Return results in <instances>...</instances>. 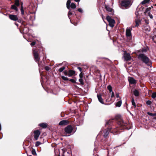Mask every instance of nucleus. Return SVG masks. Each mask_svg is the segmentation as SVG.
Returning <instances> with one entry per match:
<instances>
[{
    "mask_svg": "<svg viewBox=\"0 0 156 156\" xmlns=\"http://www.w3.org/2000/svg\"><path fill=\"white\" fill-rule=\"evenodd\" d=\"M112 133H113V132L112 131Z\"/></svg>",
    "mask_w": 156,
    "mask_h": 156,
    "instance_id": "nucleus-56",
    "label": "nucleus"
},
{
    "mask_svg": "<svg viewBox=\"0 0 156 156\" xmlns=\"http://www.w3.org/2000/svg\"><path fill=\"white\" fill-rule=\"evenodd\" d=\"M35 42H33L31 43V46H34L35 45Z\"/></svg>",
    "mask_w": 156,
    "mask_h": 156,
    "instance_id": "nucleus-45",
    "label": "nucleus"
},
{
    "mask_svg": "<svg viewBox=\"0 0 156 156\" xmlns=\"http://www.w3.org/2000/svg\"><path fill=\"white\" fill-rule=\"evenodd\" d=\"M77 68L80 72H81L82 69L81 67H77Z\"/></svg>",
    "mask_w": 156,
    "mask_h": 156,
    "instance_id": "nucleus-47",
    "label": "nucleus"
},
{
    "mask_svg": "<svg viewBox=\"0 0 156 156\" xmlns=\"http://www.w3.org/2000/svg\"><path fill=\"white\" fill-rule=\"evenodd\" d=\"M61 78L62 79L64 80H69V79L67 77H65L63 76H61Z\"/></svg>",
    "mask_w": 156,
    "mask_h": 156,
    "instance_id": "nucleus-30",
    "label": "nucleus"
},
{
    "mask_svg": "<svg viewBox=\"0 0 156 156\" xmlns=\"http://www.w3.org/2000/svg\"><path fill=\"white\" fill-rule=\"evenodd\" d=\"M72 12L69 11L68 13V16L69 19H70V17H69V15H72Z\"/></svg>",
    "mask_w": 156,
    "mask_h": 156,
    "instance_id": "nucleus-42",
    "label": "nucleus"
},
{
    "mask_svg": "<svg viewBox=\"0 0 156 156\" xmlns=\"http://www.w3.org/2000/svg\"><path fill=\"white\" fill-rule=\"evenodd\" d=\"M106 19L109 22V26L111 27H113L114 26L115 23V20L111 18L109 16H107L106 17Z\"/></svg>",
    "mask_w": 156,
    "mask_h": 156,
    "instance_id": "nucleus-4",
    "label": "nucleus"
},
{
    "mask_svg": "<svg viewBox=\"0 0 156 156\" xmlns=\"http://www.w3.org/2000/svg\"><path fill=\"white\" fill-rule=\"evenodd\" d=\"M74 25H77V23H76V25H75V24Z\"/></svg>",
    "mask_w": 156,
    "mask_h": 156,
    "instance_id": "nucleus-55",
    "label": "nucleus"
},
{
    "mask_svg": "<svg viewBox=\"0 0 156 156\" xmlns=\"http://www.w3.org/2000/svg\"><path fill=\"white\" fill-rule=\"evenodd\" d=\"M71 3V0H68L66 3V7L67 8L69 9H70V5Z\"/></svg>",
    "mask_w": 156,
    "mask_h": 156,
    "instance_id": "nucleus-19",
    "label": "nucleus"
},
{
    "mask_svg": "<svg viewBox=\"0 0 156 156\" xmlns=\"http://www.w3.org/2000/svg\"><path fill=\"white\" fill-rule=\"evenodd\" d=\"M151 97L153 98H155L156 97V92L153 93L152 94Z\"/></svg>",
    "mask_w": 156,
    "mask_h": 156,
    "instance_id": "nucleus-32",
    "label": "nucleus"
},
{
    "mask_svg": "<svg viewBox=\"0 0 156 156\" xmlns=\"http://www.w3.org/2000/svg\"><path fill=\"white\" fill-rule=\"evenodd\" d=\"M122 101L121 100L118 101L117 102L116 104V106L118 107H120L122 104Z\"/></svg>",
    "mask_w": 156,
    "mask_h": 156,
    "instance_id": "nucleus-22",
    "label": "nucleus"
},
{
    "mask_svg": "<svg viewBox=\"0 0 156 156\" xmlns=\"http://www.w3.org/2000/svg\"><path fill=\"white\" fill-rule=\"evenodd\" d=\"M153 40L154 42L156 43V36L153 37Z\"/></svg>",
    "mask_w": 156,
    "mask_h": 156,
    "instance_id": "nucleus-38",
    "label": "nucleus"
},
{
    "mask_svg": "<svg viewBox=\"0 0 156 156\" xmlns=\"http://www.w3.org/2000/svg\"><path fill=\"white\" fill-rule=\"evenodd\" d=\"M11 8L12 9L16 11L17 12L18 11V9L17 7L15 5H12L11 6Z\"/></svg>",
    "mask_w": 156,
    "mask_h": 156,
    "instance_id": "nucleus-20",
    "label": "nucleus"
},
{
    "mask_svg": "<svg viewBox=\"0 0 156 156\" xmlns=\"http://www.w3.org/2000/svg\"><path fill=\"white\" fill-rule=\"evenodd\" d=\"M69 81L73 83H75V80L73 79H71L69 80Z\"/></svg>",
    "mask_w": 156,
    "mask_h": 156,
    "instance_id": "nucleus-46",
    "label": "nucleus"
},
{
    "mask_svg": "<svg viewBox=\"0 0 156 156\" xmlns=\"http://www.w3.org/2000/svg\"><path fill=\"white\" fill-rule=\"evenodd\" d=\"M108 98L107 99V100H107V101H110L111 100H109V98H110V95H109V96L108 97Z\"/></svg>",
    "mask_w": 156,
    "mask_h": 156,
    "instance_id": "nucleus-50",
    "label": "nucleus"
},
{
    "mask_svg": "<svg viewBox=\"0 0 156 156\" xmlns=\"http://www.w3.org/2000/svg\"><path fill=\"white\" fill-rule=\"evenodd\" d=\"M111 122V121H109L108 122L106 123V125H108V124H109L110 125V124H111V123H110V122Z\"/></svg>",
    "mask_w": 156,
    "mask_h": 156,
    "instance_id": "nucleus-49",
    "label": "nucleus"
},
{
    "mask_svg": "<svg viewBox=\"0 0 156 156\" xmlns=\"http://www.w3.org/2000/svg\"><path fill=\"white\" fill-rule=\"evenodd\" d=\"M105 8L106 10L108 12H112V9L110 8L108 5H106Z\"/></svg>",
    "mask_w": 156,
    "mask_h": 156,
    "instance_id": "nucleus-17",
    "label": "nucleus"
},
{
    "mask_svg": "<svg viewBox=\"0 0 156 156\" xmlns=\"http://www.w3.org/2000/svg\"><path fill=\"white\" fill-rule=\"evenodd\" d=\"M138 58L139 60L147 65V66H151V61L149 58L144 54H140L138 56Z\"/></svg>",
    "mask_w": 156,
    "mask_h": 156,
    "instance_id": "nucleus-1",
    "label": "nucleus"
},
{
    "mask_svg": "<svg viewBox=\"0 0 156 156\" xmlns=\"http://www.w3.org/2000/svg\"><path fill=\"white\" fill-rule=\"evenodd\" d=\"M80 0H74V1L76 2H79L80 1Z\"/></svg>",
    "mask_w": 156,
    "mask_h": 156,
    "instance_id": "nucleus-51",
    "label": "nucleus"
},
{
    "mask_svg": "<svg viewBox=\"0 0 156 156\" xmlns=\"http://www.w3.org/2000/svg\"><path fill=\"white\" fill-rule=\"evenodd\" d=\"M120 124L121 126H124L125 124L124 123V122L123 120H121L120 122Z\"/></svg>",
    "mask_w": 156,
    "mask_h": 156,
    "instance_id": "nucleus-44",
    "label": "nucleus"
},
{
    "mask_svg": "<svg viewBox=\"0 0 156 156\" xmlns=\"http://www.w3.org/2000/svg\"><path fill=\"white\" fill-rule=\"evenodd\" d=\"M79 76L80 78H82L83 76V74L82 72H81V73H80L79 75Z\"/></svg>",
    "mask_w": 156,
    "mask_h": 156,
    "instance_id": "nucleus-41",
    "label": "nucleus"
},
{
    "mask_svg": "<svg viewBox=\"0 0 156 156\" xmlns=\"http://www.w3.org/2000/svg\"><path fill=\"white\" fill-rule=\"evenodd\" d=\"M9 18L11 20L14 21L18 20V19L16 15H9Z\"/></svg>",
    "mask_w": 156,
    "mask_h": 156,
    "instance_id": "nucleus-10",
    "label": "nucleus"
},
{
    "mask_svg": "<svg viewBox=\"0 0 156 156\" xmlns=\"http://www.w3.org/2000/svg\"><path fill=\"white\" fill-rule=\"evenodd\" d=\"M33 54L35 60L36 62H38L39 60L38 51L36 50H33Z\"/></svg>",
    "mask_w": 156,
    "mask_h": 156,
    "instance_id": "nucleus-6",
    "label": "nucleus"
},
{
    "mask_svg": "<svg viewBox=\"0 0 156 156\" xmlns=\"http://www.w3.org/2000/svg\"><path fill=\"white\" fill-rule=\"evenodd\" d=\"M65 69V67L64 66H63L61 68H60L59 70L58 71L60 72H62Z\"/></svg>",
    "mask_w": 156,
    "mask_h": 156,
    "instance_id": "nucleus-29",
    "label": "nucleus"
},
{
    "mask_svg": "<svg viewBox=\"0 0 156 156\" xmlns=\"http://www.w3.org/2000/svg\"><path fill=\"white\" fill-rule=\"evenodd\" d=\"M132 105H133L135 107H136V105L134 102V100L133 98L132 99Z\"/></svg>",
    "mask_w": 156,
    "mask_h": 156,
    "instance_id": "nucleus-31",
    "label": "nucleus"
},
{
    "mask_svg": "<svg viewBox=\"0 0 156 156\" xmlns=\"http://www.w3.org/2000/svg\"><path fill=\"white\" fill-rule=\"evenodd\" d=\"M14 5L16 6H19L20 5L19 1V0H15Z\"/></svg>",
    "mask_w": 156,
    "mask_h": 156,
    "instance_id": "nucleus-28",
    "label": "nucleus"
},
{
    "mask_svg": "<svg viewBox=\"0 0 156 156\" xmlns=\"http://www.w3.org/2000/svg\"><path fill=\"white\" fill-rule=\"evenodd\" d=\"M102 18H103V15H102Z\"/></svg>",
    "mask_w": 156,
    "mask_h": 156,
    "instance_id": "nucleus-53",
    "label": "nucleus"
},
{
    "mask_svg": "<svg viewBox=\"0 0 156 156\" xmlns=\"http://www.w3.org/2000/svg\"><path fill=\"white\" fill-rule=\"evenodd\" d=\"M116 97L117 98H121L119 96V93H117L116 94Z\"/></svg>",
    "mask_w": 156,
    "mask_h": 156,
    "instance_id": "nucleus-48",
    "label": "nucleus"
},
{
    "mask_svg": "<svg viewBox=\"0 0 156 156\" xmlns=\"http://www.w3.org/2000/svg\"><path fill=\"white\" fill-rule=\"evenodd\" d=\"M133 94L136 96H138L139 95V92L137 90H136L133 92Z\"/></svg>",
    "mask_w": 156,
    "mask_h": 156,
    "instance_id": "nucleus-21",
    "label": "nucleus"
},
{
    "mask_svg": "<svg viewBox=\"0 0 156 156\" xmlns=\"http://www.w3.org/2000/svg\"><path fill=\"white\" fill-rule=\"evenodd\" d=\"M77 10L78 12H80L81 13L83 12V11L82 9L80 8H79Z\"/></svg>",
    "mask_w": 156,
    "mask_h": 156,
    "instance_id": "nucleus-39",
    "label": "nucleus"
},
{
    "mask_svg": "<svg viewBox=\"0 0 156 156\" xmlns=\"http://www.w3.org/2000/svg\"><path fill=\"white\" fill-rule=\"evenodd\" d=\"M50 67H49L48 66H46L45 67V69L47 70V71H48L50 70Z\"/></svg>",
    "mask_w": 156,
    "mask_h": 156,
    "instance_id": "nucleus-40",
    "label": "nucleus"
},
{
    "mask_svg": "<svg viewBox=\"0 0 156 156\" xmlns=\"http://www.w3.org/2000/svg\"><path fill=\"white\" fill-rule=\"evenodd\" d=\"M111 92H112L111 98L114 97H115V94L112 91Z\"/></svg>",
    "mask_w": 156,
    "mask_h": 156,
    "instance_id": "nucleus-43",
    "label": "nucleus"
},
{
    "mask_svg": "<svg viewBox=\"0 0 156 156\" xmlns=\"http://www.w3.org/2000/svg\"><path fill=\"white\" fill-rule=\"evenodd\" d=\"M41 143L39 141H37L35 143V146L37 147L41 144Z\"/></svg>",
    "mask_w": 156,
    "mask_h": 156,
    "instance_id": "nucleus-34",
    "label": "nucleus"
},
{
    "mask_svg": "<svg viewBox=\"0 0 156 156\" xmlns=\"http://www.w3.org/2000/svg\"><path fill=\"white\" fill-rule=\"evenodd\" d=\"M73 130V128L72 126L70 125H68L64 129V131L66 133L68 134L71 133Z\"/></svg>",
    "mask_w": 156,
    "mask_h": 156,
    "instance_id": "nucleus-5",
    "label": "nucleus"
},
{
    "mask_svg": "<svg viewBox=\"0 0 156 156\" xmlns=\"http://www.w3.org/2000/svg\"><path fill=\"white\" fill-rule=\"evenodd\" d=\"M150 0H144L141 2V3L143 4H145L149 2Z\"/></svg>",
    "mask_w": 156,
    "mask_h": 156,
    "instance_id": "nucleus-24",
    "label": "nucleus"
},
{
    "mask_svg": "<svg viewBox=\"0 0 156 156\" xmlns=\"http://www.w3.org/2000/svg\"><path fill=\"white\" fill-rule=\"evenodd\" d=\"M147 114L148 115L151 116L152 117H154V116H156V112L154 113H151L150 112H147ZM154 119H156V117H154Z\"/></svg>",
    "mask_w": 156,
    "mask_h": 156,
    "instance_id": "nucleus-18",
    "label": "nucleus"
},
{
    "mask_svg": "<svg viewBox=\"0 0 156 156\" xmlns=\"http://www.w3.org/2000/svg\"><path fill=\"white\" fill-rule=\"evenodd\" d=\"M150 17L151 18H153V16L152 15L150 16Z\"/></svg>",
    "mask_w": 156,
    "mask_h": 156,
    "instance_id": "nucleus-52",
    "label": "nucleus"
},
{
    "mask_svg": "<svg viewBox=\"0 0 156 156\" xmlns=\"http://www.w3.org/2000/svg\"><path fill=\"white\" fill-rule=\"evenodd\" d=\"M144 30L147 31H149L150 30V28L149 26H146L144 27Z\"/></svg>",
    "mask_w": 156,
    "mask_h": 156,
    "instance_id": "nucleus-27",
    "label": "nucleus"
},
{
    "mask_svg": "<svg viewBox=\"0 0 156 156\" xmlns=\"http://www.w3.org/2000/svg\"><path fill=\"white\" fill-rule=\"evenodd\" d=\"M128 80L129 83L131 84H135L136 83V80L132 77L129 78Z\"/></svg>",
    "mask_w": 156,
    "mask_h": 156,
    "instance_id": "nucleus-12",
    "label": "nucleus"
},
{
    "mask_svg": "<svg viewBox=\"0 0 156 156\" xmlns=\"http://www.w3.org/2000/svg\"><path fill=\"white\" fill-rule=\"evenodd\" d=\"M111 131V129H108L105 130L104 131V134H103V136L104 137H106L109 133V132Z\"/></svg>",
    "mask_w": 156,
    "mask_h": 156,
    "instance_id": "nucleus-11",
    "label": "nucleus"
},
{
    "mask_svg": "<svg viewBox=\"0 0 156 156\" xmlns=\"http://www.w3.org/2000/svg\"><path fill=\"white\" fill-rule=\"evenodd\" d=\"M123 57L125 60L126 61H130L131 59L130 54L126 52L124 53L123 55Z\"/></svg>",
    "mask_w": 156,
    "mask_h": 156,
    "instance_id": "nucleus-7",
    "label": "nucleus"
},
{
    "mask_svg": "<svg viewBox=\"0 0 156 156\" xmlns=\"http://www.w3.org/2000/svg\"><path fill=\"white\" fill-rule=\"evenodd\" d=\"M75 73V71L73 70H69L68 71V76L69 77L71 76Z\"/></svg>",
    "mask_w": 156,
    "mask_h": 156,
    "instance_id": "nucleus-15",
    "label": "nucleus"
},
{
    "mask_svg": "<svg viewBox=\"0 0 156 156\" xmlns=\"http://www.w3.org/2000/svg\"><path fill=\"white\" fill-rule=\"evenodd\" d=\"M40 132L38 130H35L34 131V138L35 140H37L40 135Z\"/></svg>",
    "mask_w": 156,
    "mask_h": 156,
    "instance_id": "nucleus-9",
    "label": "nucleus"
},
{
    "mask_svg": "<svg viewBox=\"0 0 156 156\" xmlns=\"http://www.w3.org/2000/svg\"><path fill=\"white\" fill-rule=\"evenodd\" d=\"M63 73L65 75H67L68 76V72H67L66 71H64Z\"/></svg>",
    "mask_w": 156,
    "mask_h": 156,
    "instance_id": "nucleus-37",
    "label": "nucleus"
},
{
    "mask_svg": "<svg viewBox=\"0 0 156 156\" xmlns=\"http://www.w3.org/2000/svg\"><path fill=\"white\" fill-rule=\"evenodd\" d=\"M146 104L147 105H150L151 104V102L150 101L148 100L147 101Z\"/></svg>",
    "mask_w": 156,
    "mask_h": 156,
    "instance_id": "nucleus-35",
    "label": "nucleus"
},
{
    "mask_svg": "<svg viewBox=\"0 0 156 156\" xmlns=\"http://www.w3.org/2000/svg\"><path fill=\"white\" fill-rule=\"evenodd\" d=\"M97 97L99 101L102 104H104L103 99L101 97V95H97Z\"/></svg>",
    "mask_w": 156,
    "mask_h": 156,
    "instance_id": "nucleus-14",
    "label": "nucleus"
},
{
    "mask_svg": "<svg viewBox=\"0 0 156 156\" xmlns=\"http://www.w3.org/2000/svg\"><path fill=\"white\" fill-rule=\"evenodd\" d=\"M116 132H117V130H116L115 131V133H116Z\"/></svg>",
    "mask_w": 156,
    "mask_h": 156,
    "instance_id": "nucleus-54",
    "label": "nucleus"
},
{
    "mask_svg": "<svg viewBox=\"0 0 156 156\" xmlns=\"http://www.w3.org/2000/svg\"><path fill=\"white\" fill-rule=\"evenodd\" d=\"M141 14V11L137 10L135 12L136 16L135 17V20L136 23L135 27H137L139 26V23L140 22V14Z\"/></svg>",
    "mask_w": 156,
    "mask_h": 156,
    "instance_id": "nucleus-2",
    "label": "nucleus"
},
{
    "mask_svg": "<svg viewBox=\"0 0 156 156\" xmlns=\"http://www.w3.org/2000/svg\"><path fill=\"white\" fill-rule=\"evenodd\" d=\"M132 30V27H129L127 28L126 30V35L127 37H130L131 36L132 34L131 31Z\"/></svg>",
    "mask_w": 156,
    "mask_h": 156,
    "instance_id": "nucleus-8",
    "label": "nucleus"
},
{
    "mask_svg": "<svg viewBox=\"0 0 156 156\" xmlns=\"http://www.w3.org/2000/svg\"><path fill=\"white\" fill-rule=\"evenodd\" d=\"M68 122L66 120H63L61 121L59 123V125L60 126H64L68 124Z\"/></svg>",
    "mask_w": 156,
    "mask_h": 156,
    "instance_id": "nucleus-13",
    "label": "nucleus"
},
{
    "mask_svg": "<svg viewBox=\"0 0 156 156\" xmlns=\"http://www.w3.org/2000/svg\"><path fill=\"white\" fill-rule=\"evenodd\" d=\"M79 81L80 82L81 84L82 85H83L84 84V83L82 78H80L79 79Z\"/></svg>",
    "mask_w": 156,
    "mask_h": 156,
    "instance_id": "nucleus-33",
    "label": "nucleus"
},
{
    "mask_svg": "<svg viewBox=\"0 0 156 156\" xmlns=\"http://www.w3.org/2000/svg\"><path fill=\"white\" fill-rule=\"evenodd\" d=\"M32 153L33 155L36 154V151L34 149H33L32 151Z\"/></svg>",
    "mask_w": 156,
    "mask_h": 156,
    "instance_id": "nucleus-36",
    "label": "nucleus"
},
{
    "mask_svg": "<svg viewBox=\"0 0 156 156\" xmlns=\"http://www.w3.org/2000/svg\"><path fill=\"white\" fill-rule=\"evenodd\" d=\"M21 13L23 15L24 14V11L23 7V3H22L21 5Z\"/></svg>",
    "mask_w": 156,
    "mask_h": 156,
    "instance_id": "nucleus-25",
    "label": "nucleus"
},
{
    "mask_svg": "<svg viewBox=\"0 0 156 156\" xmlns=\"http://www.w3.org/2000/svg\"><path fill=\"white\" fill-rule=\"evenodd\" d=\"M132 3L130 0H124L122 1L121 6L124 8H129L131 5Z\"/></svg>",
    "mask_w": 156,
    "mask_h": 156,
    "instance_id": "nucleus-3",
    "label": "nucleus"
},
{
    "mask_svg": "<svg viewBox=\"0 0 156 156\" xmlns=\"http://www.w3.org/2000/svg\"><path fill=\"white\" fill-rule=\"evenodd\" d=\"M72 8V9H75L76 8V5L75 4L73 3H72L71 5L70 6V7Z\"/></svg>",
    "mask_w": 156,
    "mask_h": 156,
    "instance_id": "nucleus-23",
    "label": "nucleus"
},
{
    "mask_svg": "<svg viewBox=\"0 0 156 156\" xmlns=\"http://www.w3.org/2000/svg\"><path fill=\"white\" fill-rule=\"evenodd\" d=\"M39 125L41 127L45 128L47 127V124L46 123H43L40 124Z\"/></svg>",
    "mask_w": 156,
    "mask_h": 156,
    "instance_id": "nucleus-16",
    "label": "nucleus"
},
{
    "mask_svg": "<svg viewBox=\"0 0 156 156\" xmlns=\"http://www.w3.org/2000/svg\"><path fill=\"white\" fill-rule=\"evenodd\" d=\"M107 89L110 92V93L112 91V88L111 85H108L107 87Z\"/></svg>",
    "mask_w": 156,
    "mask_h": 156,
    "instance_id": "nucleus-26",
    "label": "nucleus"
}]
</instances>
